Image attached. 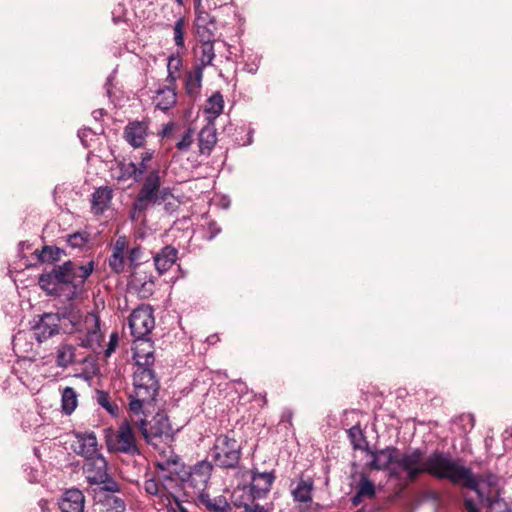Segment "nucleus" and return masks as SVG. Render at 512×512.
Returning <instances> with one entry per match:
<instances>
[{"label": "nucleus", "instance_id": "f257e3e1", "mask_svg": "<svg viewBox=\"0 0 512 512\" xmlns=\"http://www.w3.org/2000/svg\"><path fill=\"white\" fill-rule=\"evenodd\" d=\"M371 457L370 468L375 470L389 468L390 476L404 484L415 481L422 473L450 481H457L467 475L460 461L441 452H434L424 458L419 449L400 453L395 447H387L371 452Z\"/></svg>", "mask_w": 512, "mask_h": 512}, {"label": "nucleus", "instance_id": "f03ea898", "mask_svg": "<svg viewBox=\"0 0 512 512\" xmlns=\"http://www.w3.org/2000/svg\"><path fill=\"white\" fill-rule=\"evenodd\" d=\"M167 468H171L174 476L175 490L181 489L192 500L199 499L206 493L212 471V465L209 462L200 461L186 470L177 460L169 459Z\"/></svg>", "mask_w": 512, "mask_h": 512}, {"label": "nucleus", "instance_id": "7ed1b4c3", "mask_svg": "<svg viewBox=\"0 0 512 512\" xmlns=\"http://www.w3.org/2000/svg\"><path fill=\"white\" fill-rule=\"evenodd\" d=\"M467 475L457 481H451L454 484H462L469 488L478 498L481 505L486 506V512H512L507 502L499 497L500 488L498 478L494 475H488L485 478L475 479L471 471L462 465Z\"/></svg>", "mask_w": 512, "mask_h": 512}, {"label": "nucleus", "instance_id": "20e7f679", "mask_svg": "<svg viewBox=\"0 0 512 512\" xmlns=\"http://www.w3.org/2000/svg\"><path fill=\"white\" fill-rule=\"evenodd\" d=\"M77 332V341L80 347L96 352L103 340L100 329V319L94 313H87L78 322H72Z\"/></svg>", "mask_w": 512, "mask_h": 512}, {"label": "nucleus", "instance_id": "39448f33", "mask_svg": "<svg viewBox=\"0 0 512 512\" xmlns=\"http://www.w3.org/2000/svg\"><path fill=\"white\" fill-rule=\"evenodd\" d=\"M131 422L139 429L145 441L150 445L158 446L162 441L171 438L172 428L168 416L164 413H157L150 423H147L144 419L134 420L133 418Z\"/></svg>", "mask_w": 512, "mask_h": 512}, {"label": "nucleus", "instance_id": "423d86ee", "mask_svg": "<svg viewBox=\"0 0 512 512\" xmlns=\"http://www.w3.org/2000/svg\"><path fill=\"white\" fill-rule=\"evenodd\" d=\"M83 471L90 484H102V489L109 492L119 491V485L107 473V462L101 454L85 460Z\"/></svg>", "mask_w": 512, "mask_h": 512}, {"label": "nucleus", "instance_id": "0eeeda50", "mask_svg": "<svg viewBox=\"0 0 512 512\" xmlns=\"http://www.w3.org/2000/svg\"><path fill=\"white\" fill-rule=\"evenodd\" d=\"M240 446L234 438L219 435L212 449V457L216 465L223 468H234L240 460Z\"/></svg>", "mask_w": 512, "mask_h": 512}, {"label": "nucleus", "instance_id": "6e6552de", "mask_svg": "<svg viewBox=\"0 0 512 512\" xmlns=\"http://www.w3.org/2000/svg\"><path fill=\"white\" fill-rule=\"evenodd\" d=\"M154 317L149 306H140L133 310L129 317V327L135 341L146 340L147 336L154 328Z\"/></svg>", "mask_w": 512, "mask_h": 512}, {"label": "nucleus", "instance_id": "1a4fd4ad", "mask_svg": "<svg viewBox=\"0 0 512 512\" xmlns=\"http://www.w3.org/2000/svg\"><path fill=\"white\" fill-rule=\"evenodd\" d=\"M134 393L142 399H155L159 383L151 368H137L133 376Z\"/></svg>", "mask_w": 512, "mask_h": 512}, {"label": "nucleus", "instance_id": "9d476101", "mask_svg": "<svg viewBox=\"0 0 512 512\" xmlns=\"http://www.w3.org/2000/svg\"><path fill=\"white\" fill-rule=\"evenodd\" d=\"M159 468L163 471L167 470V474H163L162 482L159 483L155 479H147L144 482V490L147 494L157 497L158 503L163 505L170 494L175 490L174 476L172 475L171 468H167V461L158 463Z\"/></svg>", "mask_w": 512, "mask_h": 512}, {"label": "nucleus", "instance_id": "9b49d317", "mask_svg": "<svg viewBox=\"0 0 512 512\" xmlns=\"http://www.w3.org/2000/svg\"><path fill=\"white\" fill-rule=\"evenodd\" d=\"M108 444L116 451L135 455L139 453L136 437L133 432L131 423L124 421L120 424L117 432L112 436Z\"/></svg>", "mask_w": 512, "mask_h": 512}, {"label": "nucleus", "instance_id": "f8f14e48", "mask_svg": "<svg viewBox=\"0 0 512 512\" xmlns=\"http://www.w3.org/2000/svg\"><path fill=\"white\" fill-rule=\"evenodd\" d=\"M194 26L199 39H214L217 25L215 18L204 8L202 0H194Z\"/></svg>", "mask_w": 512, "mask_h": 512}, {"label": "nucleus", "instance_id": "ddd939ff", "mask_svg": "<svg viewBox=\"0 0 512 512\" xmlns=\"http://www.w3.org/2000/svg\"><path fill=\"white\" fill-rule=\"evenodd\" d=\"M70 270L72 289L66 296L68 299H73L76 297L78 289L82 288L87 278L92 274L94 270V261H89L84 265L71 261Z\"/></svg>", "mask_w": 512, "mask_h": 512}, {"label": "nucleus", "instance_id": "4468645a", "mask_svg": "<svg viewBox=\"0 0 512 512\" xmlns=\"http://www.w3.org/2000/svg\"><path fill=\"white\" fill-rule=\"evenodd\" d=\"M59 332V318L57 315L44 314L33 326V333L38 342H44Z\"/></svg>", "mask_w": 512, "mask_h": 512}, {"label": "nucleus", "instance_id": "2eb2a0df", "mask_svg": "<svg viewBox=\"0 0 512 512\" xmlns=\"http://www.w3.org/2000/svg\"><path fill=\"white\" fill-rule=\"evenodd\" d=\"M275 480V474L270 472L252 471L250 493L253 499H260L267 495Z\"/></svg>", "mask_w": 512, "mask_h": 512}, {"label": "nucleus", "instance_id": "dca6fc26", "mask_svg": "<svg viewBox=\"0 0 512 512\" xmlns=\"http://www.w3.org/2000/svg\"><path fill=\"white\" fill-rule=\"evenodd\" d=\"M72 444L73 451L85 458V460L99 455L98 443L94 433H77Z\"/></svg>", "mask_w": 512, "mask_h": 512}, {"label": "nucleus", "instance_id": "f3484780", "mask_svg": "<svg viewBox=\"0 0 512 512\" xmlns=\"http://www.w3.org/2000/svg\"><path fill=\"white\" fill-rule=\"evenodd\" d=\"M85 497L78 489L67 490L58 502L62 512H83Z\"/></svg>", "mask_w": 512, "mask_h": 512}, {"label": "nucleus", "instance_id": "a211bd4d", "mask_svg": "<svg viewBox=\"0 0 512 512\" xmlns=\"http://www.w3.org/2000/svg\"><path fill=\"white\" fill-rule=\"evenodd\" d=\"M135 342L136 344L133 348V357L137 368H151L155 361L152 343L149 340Z\"/></svg>", "mask_w": 512, "mask_h": 512}, {"label": "nucleus", "instance_id": "6ab92c4d", "mask_svg": "<svg viewBox=\"0 0 512 512\" xmlns=\"http://www.w3.org/2000/svg\"><path fill=\"white\" fill-rule=\"evenodd\" d=\"M127 250V238L125 236L118 237L113 245L112 255L108 260L109 266L114 272L120 273L124 270L125 255L127 254Z\"/></svg>", "mask_w": 512, "mask_h": 512}, {"label": "nucleus", "instance_id": "aec40b11", "mask_svg": "<svg viewBox=\"0 0 512 512\" xmlns=\"http://www.w3.org/2000/svg\"><path fill=\"white\" fill-rule=\"evenodd\" d=\"M177 254L176 248L167 245L153 256L155 268L159 274H164L173 266L176 262Z\"/></svg>", "mask_w": 512, "mask_h": 512}, {"label": "nucleus", "instance_id": "412c9836", "mask_svg": "<svg viewBox=\"0 0 512 512\" xmlns=\"http://www.w3.org/2000/svg\"><path fill=\"white\" fill-rule=\"evenodd\" d=\"M55 362L57 367L66 369L75 364L76 346L72 343L62 342L55 348Z\"/></svg>", "mask_w": 512, "mask_h": 512}, {"label": "nucleus", "instance_id": "4be33fe9", "mask_svg": "<svg viewBox=\"0 0 512 512\" xmlns=\"http://www.w3.org/2000/svg\"><path fill=\"white\" fill-rule=\"evenodd\" d=\"M199 151L202 155H210L217 143V130L214 123L208 122L199 132Z\"/></svg>", "mask_w": 512, "mask_h": 512}, {"label": "nucleus", "instance_id": "5701e85b", "mask_svg": "<svg viewBox=\"0 0 512 512\" xmlns=\"http://www.w3.org/2000/svg\"><path fill=\"white\" fill-rule=\"evenodd\" d=\"M176 101L177 94L173 85L159 88L156 91V95L153 97V103L162 111H167L172 108L176 104Z\"/></svg>", "mask_w": 512, "mask_h": 512}, {"label": "nucleus", "instance_id": "b1692460", "mask_svg": "<svg viewBox=\"0 0 512 512\" xmlns=\"http://www.w3.org/2000/svg\"><path fill=\"white\" fill-rule=\"evenodd\" d=\"M147 127L142 122L130 123L124 131L126 141L135 148L141 147L146 138Z\"/></svg>", "mask_w": 512, "mask_h": 512}, {"label": "nucleus", "instance_id": "393cba45", "mask_svg": "<svg viewBox=\"0 0 512 512\" xmlns=\"http://www.w3.org/2000/svg\"><path fill=\"white\" fill-rule=\"evenodd\" d=\"M224 99L219 92H215L207 101L204 108L206 119L214 123L215 119L223 112Z\"/></svg>", "mask_w": 512, "mask_h": 512}, {"label": "nucleus", "instance_id": "a878e982", "mask_svg": "<svg viewBox=\"0 0 512 512\" xmlns=\"http://www.w3.org/2000/svg\"><path fill=\"white\" fill-rule=\"evenodd\" d=\"M312 491L313 481L310 479H300L292 489L291 494L294 501L307 504L312 502Z\"/></svg>", "mask_w": 512, "mask_h": 512}, {"label": "nucleus", "instance_id": "bb28decb", "mask_svg": "<svg viewBox=\"0 0 512 512\" xmlns=\"http://www.w3.org/2000/svg\"><path fill=\"white\" fill-rule=\"evenodd\" d=\"M112 193L108 187H100L92 194V208L95 213H102L111 201Z\"/></svg>", "mask_w": 512, "mask_h": 512}, {"label": "nucleus", "instance_id": "cd10ccee", "mask_svg": "<svg viewBox=\"0 0 512 512\" xmlns=\"http://www.w3.org/2000/svg\"><path fill=\"white\" fill-rule=\"evenodd\" d=\"M71 261H66L62 265L55 266L53 270L51 271L53 274L54 279L56 280L60 292L62 293V287L64 285H68L69 291L72 289V279L70 276L71 270Z\"/></svg>", "mask_w": 512, "mask_h": 512}, {"label": "nucleus", "instance_id": "c85d7f7f", "mask_svg": "<svg viewBox=\"0 0 512 512\" xmlns=\"http://www.w3.org/2000/svg\"><path fill=\"white\" fill-rule=\"evenodd\" d=\"M99 512H125V502L115 496L107 495L102 501L98 503Z\"/></svg>", "mask_w": 512, "mask_h": 512}, {"label": "nucleus", "instance_id": "c756f323", "mask_svg": "<svg viewBox=\"0 0 512 512\" xmlns=\"http://www.w3.org/2000/svg\"><path fill=\"white\" fill-rule=\"evenodd\" d=\"M203 77L202 67H196L194 71L189 72L186 78V92L190 96H195L199 93Z\"/></svg>", "mask_w": 512, "mask_h": 512}, {"label": "nucleus", "instance_id": "7c9ffc66", "mask_svg": "<svg viewBox=\"0 0 512 512\" xmlns=\"http://www.w3.org/2000/svg\"><path fill=\"white\" fill-rule=\"evenodd\" d=\"M78 395L71 387H66L61 395V407L65 414L70 415L77 407Z\"/></svg>", "mask_w": 512, "mask_h": 512}, {"label": "nucleus", "instance_id": "2f4dec72", "mask_svg": "<svg viewBox=\"0 0 512 512\" xmlns=\"http://www.w3.org/2000/svg\"><path fill=\"white\" fill-rule=\"evenodd\" d=\"M113 175L118 180H127L133 177L136 181H139V177L137 175V167L133 162L118 163L116 169L113 172Z\"/></svg>", "mask_w": 512, "mask_h": 512}, {"label": "nucleus", "instance_id": "473e14b6", "mask_svg": "<svg viewBox=\"0 0 512 512\" xmlns=\"http://www.w3.org/2000/svg\"><path fill=\"white\" fill-rule=\"evenodd\" d=\"M200 41L202 42V44L200 46V65L198 67H202L203 69L204 67L212 64V61L215 57L213 45L214 39H200Z\"/></svg>", "mask_w": 512, "mask_h": 512}, {"label": "nucleus", "instance_id": "72a5a7b5", "mask_svg": "<svg viewBox=\"0 0 512 512\" xmlns=\"http://www.w3.org/2000/svg\"><path fill=\"white\" fill-rule=\"evenodd\" d=\"M182 67V59L179 56L172 55L168 58L167 71L168 75L166 81L169 85H175L176 80L180 76V69Z\"/></svg>", "mask_w": 512, "mask_h": 512}, {"label": "nucleus", "instance_id": "f704fd0d", "mask_svg": "<svg viewBox=\"0 0 512 512\" xmlns=\"http://www.w3.org/2000/svg\"><path fill=\"white\" fill-rule=\"evenodd\" d=\"M200 502L204 504L209 510L214 512H225L229 508V504L223 497L211 499L207 493L199 498Z\"/></svg>", "mask_w": 512, "mask_h": 512}, {"label": "nucleus", "instance_id": "c9c22d12", "mask_svg": "<svg viewBox=\"0 0 512 512\" xmlns=\"http://www.w3.org/2000/svg\"><path fill=\"white\" fill-rule=\"evenodd\" d=\"M39 286L50 295H61L60 288L53 277L52 272L39 276Z\"/></svg>", "mask_w": 512, "mask_h": 512}, {"label": "nucleus", "instance_id": "e433bc0d", "mask_svg": "<svg viewBox=\"0 0 512 512\" xmlns=\"http://www.w3.org/2000/svg\"><path fill=\"white\" fill-rule=\"evenodd\" d=\"M127 261L129 265L135 269L137 268L143 261H147L144 250L139 245H136L132 248H128L127 250Z\"/></svg>", "mask_w": 512, "mask_h": 512}, {"label": "nucleus", "instance_id": "4c0bfd02", "mask_svg": "<svg viewBox=\"0 0 512 512\" xmlns=\"http://www.w3.org/2000/svg\"><path fill=\"white\" fill-rule=\"evenodd\" d=\"M63 251L57 247L45 246L39 254L41 262H55L60 260Z\"/></svg>", "mask_w": 512, "mask_h": 512}, {"label": "nucleus", "instance_id": "58836bf2", "mask_svg": "<svg viewBox=\"0 0 512 512\" xmlns=\"http://www.w3.org/2000/svg\"><path fill=\"white\" fill-rule=\"evenodd\" d=\"M97 403L111 415H116L118 413V406L111 401L107 392H97Z\"/></svg>", "mask_w": 512, "mask_h": 512}, {"label": "nucleus", "instance_id": "ea45409f", "mask_svg": "<svg viewBox=\"0 0 512 512\" xmlns=\"http://www.w3.org/2000/svg\"><path fill=\"white\" fill-rule=\"evenodd\" d=\"M244 492V490H235L233 493V503L237 507H243L244 512H266L262 506L259 504H249L242 499L238 498V494Z\"/></svg>", "mask_w": 512, "mask_h": 512}, {"label": "nucleus", "instance_id": "a19ab883", "mask_svg": "<svg viewBox=\"0 0 512 512\" xmlns=\"http://www.w3.org/2000/svg\"><path fill=\"white\" fill-rule=\"evenodd\" d=\"M151 205H153L151 202H149L147 200H144V199H142L141 197H139L137 195L136 200H135V202L133 204L132 211H131V219L132 220H139L142 217L143 213Z\"/></svg>", "mask_w": 512, "mask_h": 512}, {"label": "nucleus", "instance_id": "79ce46f5", "mask_svg": "<svg viewBox=\"0 0 512 512\" xmlns=\"http://www.w3.org/2000/svg\"><path fill=\"white\" fill-rule=\"evenodd\" d=\"M162 506L167 508V512H176L175 510H177V512H188L187 508L176 495V490H173V494H170V496L167 497V500Z\"/></svg>", "mask_w": 512, "mask_h": 512}, {"label": "nucleus", "instance_id": "37998d69", "mask_svg": "<svg viewBox=\"0 0 512 512\" xmlns=\"http://www.w3.org/2000/svg\"><path fill=\"white\" fill-rule=\"evenodd\" d=\"M142 188L158 194V191H159V188H160L159 172L156 171V170L151 171L148 174V176L146 177Z\"/></svg>", "mask_w": 512, "mask_h": 512}, {"label": "nucleus", "instance_id": "c03bdc74", "mask_svg": "<svg viewBox=\"0 0 512 512\" xmlns=\"http://www.w3.org/2000/svg\"><path fill=\"white\" fill-rule=\"evenodd\" d=\"M89 240V235L86 232H76L68 236L67 243L72 248H82Z\"/></svg>", "mask_w": 512, "mask_h": 512}, {"label": "nucleus", "instance_id": "a18cd8bd", "mask_svg": "<svg viewBox=\"0 0 512 512\" xmlns=\"http://www.w3.org/2000/svg\"><path fill=\"white\" fill-rule=\"evenodd\" d=\"M184 27H185V21L183 18H179L176 20L173 32H174V42L177 47H184Z\"/></svg>", "mask_w": 512, "mask_h": 512}, {"label": "nucleus", "instance_id": "49530a36", "mask_svg": "<svg viewBox=\"0 0 512 512\" xmlns=\"http://www.w3.org/2000/svg\"><path fill=\"white\" fill-rule=\"evenodd\" d=\"M194 141V133L191 129H188L181 137L179 141L176 142L175 146L180 151H188Z\"/></svg>", "mask_w": 512, "mask_h": 512}, {"label": "nucleus", "instance_id": "de8ad7c7", "mask_svg": "<svg viewBox=\"0 0 512 512\" xmlns=\"http://www.w3.org/2000/svg\"><path fill=\"white\" fill-rule=\"evenodd\" d=\"M359 495L363 497H373L375 494V486L373 482L368 480L367 478H362L358 485Z\"/></svg>", "mask_w": 512, "mask_h": 512}, {"label": "nucleus", "instance_id": "09e8293b", "mask_svg": "<svg viewBox=\"0 0 512 512\" xmlns=\"http://www.w3.org/2000/svg\"><path fill=\"white\" fill-rule=\"evenodd\" d=\"M131 401L129 403L130 410L139 414L142 411L143 405L146 403H151L154 399H142L141 397H136V394L131 395Z\"/></svg>", "mask_w": 512, "mask_h": 512}, {"label": "nucleus", "instance_id": "8fccbe9b", "mask_svg": "<svg viewBox=\"0 0 512 512\" xmlns=\"http://www.w3.org/2000/svg\"><path fill=\"white\" fill-rule=\"evenodd\" d=\"M348 435L355 447L363 440V433L359 426H353L348 430Z\"/></svg>", "mask_w": 512, "mask_h": 512}, {"label": "nucleus", "instance_id": "3c124183", "mask_svg": "<svg viewBox=\"0 0 512 512\" xmlns=\"http://www.w3.org/2000/svg\"><path fill=\"white\" fill-rule=\"evenodd\" d=\"M118 344V334L116 332L110 335V340L108 346L105 350V357H110L112 353L115 351Z\"/></svg>", "mask_w": 512, "mask_h": 512}, {"label": "nucleus", "instance_id": "603ef678", "mask_svg": "<svg viewBox=\"0 0 512 512\" xmlns=\"http://www.w3.org/2000/svg\"><path fill=\"white\" fill-rule=\"evenodd\" d=\"M138 196L144 200L151 202L152 204L156 203L158 200V194H156L152 191L146 190L144 188H141V190L138 193Z\"/></svg>", "mask_w": 512, "mask_h": 512}, {"label": "nucleus", "instance_id": "864d4df0", "mask_svg": "<svg viewBox=\"0 0 512 512\" xmlns=\"http://www.w3.org/2000/svg\"><path fill=\"white\" fill-rule=\"evenodd\" d=\"M464 506H465V512H479L478 506L474 502L473 497L469 494L465 495Z\"/></svg>", "mask_w": 512, "mask_h": 512}, {"label": "nucleus", "instance_id": "5fc2aeb1", "mask_svg": "<svg viewBox=\"0 0 512 512\" xmlns=\"http://www.w3.org/2000/svg\"><path fill=\"white\" fill-rule=\"evenodd\" d=\"M503 443L506 448H512V429H507L504 431Z\"/></svg>", "mask_w": 512, "mask_h": 512}, {"label": "nucleus", "instance_id": "6e6d98bb", "mask_svg": "<svg viewBox=\"0 0 512 512\" xmlns=\"http://www.w3.org/2000/svg\"><path fill=\"white\" fill-rule=\"evenodd\" d=\"M146 163H147V162H143V161L141 160V163H140L139 167H137V175H138L139 179L141 178V176L143 175V173H144V172L146 171V169H147V164H146Z\"/></svg>", "mask_w": 512, "mask_h": 512}, {"label": "nucleus", "instance_id": "4d7b16f0", "mask_svg": "<svg viewBox=\"0 0 512 512\" xmlns=\"http://www.w3.org/2000/svg\"><path fill=\"white\" fill-rule=\"evenodd\" d=\"M173 128H174V124L173 123H168L163 128L162 135L163 136H168L172 132Z\"/></svg>", "mask_w": 512, "mask_h": 512}, {"label": "nucleus", "instance_id": "13d9d810", "mask_svg": "<svg viewBox=\"0 0 512 512\" xmlns=\"http://www.w3.org/2000/svg\"><path fill=\"white\" fill-rule=\"evenodd\" d=\"M214 226H215L214 223L210 224V228L212 229V233L208 237L209 240H212L220 232V229L219 228L216 229Z\"/></svg>", "mask_w": 512, "mask_h": 512}, {"label": "nucleus", "instance_id": "bf43d9fd", "mask_svg": "<svg viewBox=\"0 0 512 512\" xmlns=\"http://www.w3.org/2000/svg\"><path fill=\"white\" fill-rule=\"evenodd\" d=\"M363 496L362 495H359V492L357 491V493L353 496L352 498V503L353 505L357 506L360 502H361V498Z\"/></svg>", "mask_w": 512, "mask_h": 512}, {"label": "nucleus", "instance_id": "052dcab7", "mask_svg": "<svg viewBox=\"0 0 512 512\" xmlns=\"http://www.w3.org/2000/svg\"><path fill=\"white\" fill-rule=\"evenodd\" d=\"M151 158H152V153H150V152H143L142 153L141 160L143 162H148V161L151 160Z\"/></svg>", "mask_w": 512, "mask_h": 512}, {"label": "nucleus", "instance_id": "680f3d73", "mask_svg": "<svg viewBox=\"0 0 512 512\" xmlns=\"http://www.w3.org/2000/svg\"><path fill=\"white\" fill-rule=\"evenodd\" d=\"M178 5H183V0H175Z\"/></svg>", "mask_w": 512, "mask_h": 512}]
</instances>
